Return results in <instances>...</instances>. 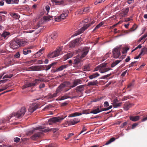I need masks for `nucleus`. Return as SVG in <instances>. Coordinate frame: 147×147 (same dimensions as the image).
<instances>
[{
	"mask_svg": "<svg viewBox=\"0 0 147 147\" xmlns=\"http://www.w3.org/2000/svg\"><path fill=\"white\" fill-rule=\"evenodd\" d=\"M70 84V83L68 82H65L62 83L57 88L55 93L53 94H49L47 96V97L49 99H52L56 97L59 94L61 91L63 90L65 88L68 86Z\"/></svg>",
	"mask_w": 147,
	"mask_h": 147,
	"instance_id": "1",
	"label": "nucleus"
},
{
	"mask_svg": "<svg viewBox=\"0 0 147 147\" xmlns=\"http://www.w3.org/2000/svg\"><path fill=\"white\" fill-rule=\"evenodd\" d=\"M26 43L25 41L16 38L10 42V47L12 49H16L22 46L25 45Z\"/></svg>",
	"mask_w": 147,
	"mask_h": 147,
	"instance_id": "2",
	"label": "nucleus"
},
{
	"mask_svg": "<svg viewBox=\"0 0 147 147\" xmlns=\"http://www.w3.org/2000/svg\"><path fill=\"white\" fill-rule=\"evenodd\" d=\"M26 112V108L24 107H22L21 109L16 113H13L10 116L8 117V119H10L11 117L14 116L18 119L21 118L24 115Z\"/></svg>",
	"mask_w": 147,
	"mask_h": 147,
	"instance_id": "3",
	"label": "nucleus"
},
{
	"mask_svg": "<svg viewBox=\"0 0 147 147\" xmlns=\"http://www.w3.org/2000/svg\"><path fill=\"white\" fill-rule=\"evenodd\" d=\"M62 47L57 48L56 50L53 52H50L47 55L48 58H51L58 56L62 54L63 53L62 51Z\"/></svg>",
	"mask_w": 147,
	"mask_h": 147,
	"instance_id": "4",
	"label": "nucleus"
},
{
	"mask_svg": "<svg viewBox=\"0 0 147 147\" xmlns=\"http://www.w3.org/2000/svg\"><path fill=\"white\" fill-rule=\"evenodd\" d=\"M95 22L94 21H92L89 24H87L84 26L81 29H79L76 32L75 34L73 35V36H77L85 30L87 28L90 26L92 24H93Z\"/></svg>",
	"mask_w": 147,
	"mask_h": 147,
	"instance_id": "5",
	"label": "nucleus"
},
{
	"mask_svg": "<svg viewBox=\"0 0 147 147\" xmlns=\"http://www.w3.org/2000/svg\"><path fill=\"white\" fill-rule=\"evenodd\" d=\"M42 81V80L40 79H36L34 81H33L31 83L24 85L22 87V89H24L29 87L36 86L40 82Z\"/></svg>",
	"mask_w": 147,
	"mask_h": 147,
	"instance_id": "6",
	"label": "nucleus"
},
{
	"mask_svg": "<svg viewBox=\"0 0 147 147\" xmlns=\"http://www.w3.org/2000/svg\"><path fill=\"white\" fill-rule=\"evenodd\" d=\"M89 50V47H85L82 48L81 50L79 49L77 51V52H80L81 55L80 58L82 59L85 57L87 54Z\"/></svg>",
	"mask_w": 147,
	"mask_h": 147,
	"instance_id": "7",
	"label": "nucleus"
},
{
	"mask_svg": "<svg viewBox=\"0 0 147 147\" xmlns=\"http://www.w3.org/2000/svg\"><path fill=\"white\" fill-rule=\"evenodd\" d=\"M121 47L117 46L112 51L113 56L115 58H117L121 55Z\"/></svg>",
	"mask_w": 147,
	"mask_h": 147,
	"instance_id": "8",
	"label": "nucleus"
},
{
	"mask_svg": "<svg viewBox=\"0 0 147 147\" xmlns=\"http://www.w3.org/2000/svg\"><path fill=\"white\" fill-rule=\"evenodd\" d=\"M82 40V39L81 38H77L74 40H73L70 42L69 44V46L71 48H73L76 45H78L80 44Z\"/></svg>",
	"mask_w": 147,
	"mask_h": 147,
	"instance_id": "9",
	"label": "nucleus"
},
{
	"mask_svg": "<svg viewBox=\"0 0 147 147\" xmlns=\"http://www.w3.org/2000/svg\"><path fill=\"white\" fill-rule=\"evenodd\" d=\"M85 85H81L78 86L76 88V91L77 93L80 92L81 95L79 96H82L83 94V92L84 91Z\"/></svg>",
	"mask_w": 147,
	"mask_h": 147,
	"instance_id": "10",
	"label": "nucleus"
},
{
	"mask_svg": "<svg viewBox=\"0 0 147 147\" xmlns=\"http://www.w3.org/2000/svg\"><path fill=\"white\" fill-rule=\"evenodd\" d=\"M38 108V105L36 103H33L31 105L29 108V112L32 113Z\"/></svg>",
	"mask_w": 147,
	"mask_h": 147,
	"instance_id": "11",
	"label": "nucleus"
},
{
	"mask_svg": "<svg viewBox=\"0 0 147 147\" xmlns=\"http://www.w3.org/2000/svg\"><path fill=\"white\" fill-rule=\"evenodd\" d=\"M82 83V81L80 79H77L74 80V82H73V85H72L70 86V85L67 87H70V88H74L79 84H81Z\"/></svg>",
	"mask_w": 147,
	"mask_h": 147,
	"instance_id": "12",
	"label": "nucleus"
},
{
	"mask_svg": "<svg viewBox=\"0 0 147 147\" xmlns=\"http://www.w3.org/2000/svg\"><path fill=\"white\" fill-rule=\"evenodd\" d=\"M64 118L61 117H54L50 119L49 121L53 123L60 122L61 121L63 120Z\"/></svg>",
	"mask_w": 147,
	"mask_h": 147,
	"instance_id": "13",
	"label": "nucleus"
},
{
	"mask_svg": "<svg viewBox=\"0 0 147 147\" xmlns=\"http://www.w3.org/2000/svg\"><path fill=\"white\" fill-rule=\"evenodd\" d=\"M80 121V120L78 118H74L71 119L67 121L69 125H73L77 124Z\"/></svg>",
	"mask_w": 147,
	"mask_h": 147,
	"instance_id": "14",
	"label": "nucleus"
},
{
	"mask_svg": "<svg viewBox=\"0 0 147 147\" xmlns=\"http://www.w3.org/2000/svg\"><path fill=\"white\" fill-rule=\"evenodd\" d=\"M68 15V13L66 11H63L60 15L58 16V18H56L55 21H59L61 20V19H64L65 18V17L67 16Z\"/></svg>",
	"mask_w": 147,
	"mask_h": 147,
	"instance_id": "15",
	"label": "nucleus"
},
{
	"mask_svg": "<svg viewBox=\"0 0 147 147\" xmlns=\"http://www.w3.org/2000/svg\"><path fill=\"white\" fill-rule=\"evenodd\" d=\"M129 11V8L128 7L123 9L119 14V16L121 17V18L126 16Z\"/></svg>",
	"mask_w": 147,
	"mask_h": 147,
	"instance_id": "16",
	"label": "nucleus"
},
{
	"mask_svg": "<svg viewBox=\"0 0 147 147\" xmlns=\"http://www.w3.org/2000/svg\"><path fill=\"white\" fill-rule=\"evenodd\" d=\"M105 64V66H103L101 67V69L100 70V72L101 73H104L107 72L111 69L110 67H105L106 66L107 63H103Z\"/></svg>",
	"mask_w": 147,
	"mask_h": 147,
	"instance_id": "17",
	"label": "nucleus"
},
{
	"mask_svg": "<svg viewBox=\"0 0 147 147\" xmlns=\"http://www.w3.org/2000/svg\"><path fill=\"white\" fill-rule=\"evenodd\" d=\"M80 59L76 58L74 59V66H77L80 65L82 61V60Z\"/></svg>",
	"mask_w": 147,
	"mask_h": 147,
	"instance_id": "18",
	"label": "nucleus"
},
{
	"mask_svg": "<svg viewBox=\"0 0 147 147\" xmlns=\"http://www.w3.org/2000/svg\"><path fill=\"white\" fill-rule=\"evenodd\" d=\"M101 106H98L96 107V109H94L91 111L90 113H93L94 114H97L98 113L101 112Z\"/></svg>",
	"mask_w": 147,
	"mask_h": 147,
	"instance_id": "19",
	"label": "nucleus"
},
{
	"mask_svg": "<svg viewBox=\"0 0 147 147\" xmlns=\"http://www.w3.org/2000/svg\"><path fill=\"white\" fill-rule=\"evenodd\" d=\"M42 134V133L41 132H37L31 137V138L33 140H35L40 137Z\"/></svg>",
	"mask_w": 147,
	"mask_h": 147,
	"instance_id": "20",
	"label": "nucleus"
},
{
	"mask_svg": "<svg viewBox=\"0 0 147 147\" xmlns=\"http://www.w3.org/2000/svg\"><path fill=\"white\" fill-rule=\"evenodd\" d=\"M132 104H130L129 102H126L125 103L123 106V109L124 110L127 111L131 107Z\"/></svg>",
	"mask_w": 147,
	"mask_h": 147,
	"instance_id": "21",
	"label": "nucleus"
},
{
	"mask_svg": "<svg viewBox=\"0 0 147 147\" xmlns=\"http://www.w3.org/2000/svg\"><path fill=\"white\" fill-rule=\"evenodd\" d=\"M140 117L139 116H134L130 115L129 116L130 119L133 121H136L140 119Z\"/></svg>",
	"mask_w": 147,
	"mask_h": 147,
	"instance_id": "22",
	"label": "nucleus"
},
{
	"mask_svg": "<svg viewBox=\"0 0 147 147\" xmlns=\"http://www.w3.org/2000/svg\"><path fill=\"white\" fill-rule=\"evenodd\" d=\"M44 128V127L42 126H40L39 127H36L35 128H34L32 130H31L29 131L28 132V133L29 134H31L33 133L35 130H39L42 129Z\"/></svg>",
	"mask_w": 147,
	"mask_h": 147,
	"instance_id": "23",
	"label": "nucleus"
},
{
	"mask_svg": "<svg viewBox=\"0 0 147 147\" xmlns=\"http://www.w3.org/2000/svg\"><path fill=\"white\" fill-rule=\"evenodd\" d=\"M69 66V65L68 64L61 65L57 69L56 71H61L63 69L67 68Z\"/></svg>",
	"mask_w": 147,
	"mask_h": 147,
	"instance_id": "24",
	"label": "nucleus"
},
{
	"mask_svg": "<svg viewBox=\"0 0 147 147\" xmlns=\"http://www.w3.org/2000/svg\"><path fill=\"white\" fill-rule=\"evenodd\" d=\"M117 99H114L113 102V106L114 108H117L120 107L121 105V103H117L116 102Z\"/></svg>",
	"mask_w": 147,
	"mask_h": 147,
	"instance_id": "25",
	"label": "nucleus"
},
{
	"mask_svg": "<svg viewBox=\"0 0 147 147\" xmlns=\"http://www.w3.org/2000/svg\"><path fill=\"white\" fill-rule=\"evenodd\" d=\"M43 67L42 66H33L29 68L32 70L39 71L40 68Z\"/></svg>",
	"mask_w": 147,
	"mask_h": 147,
	"instance_id": "26",
	"label": "nucleus"
},
{
	"mask_svg": "<svg viewBox=\"0 0 147 147\" xmlns=\"http://www.w3.org/2000/svg\"><path fill=\"white\" fill-rule=\"evenodd\" d=\"M100 76V74L97 72L92 74L91 75L89 76V78L90 79H92L95 78Z\"/></svg>",
	"mask_w": 147,
	"mask_h": 147,
	"instance_id": "27",
	"label": "nucleus"
},
{
	"mask_svg": "<svg viewBox=\"0 0 147 147\" xmlns=\"http://www.w3.org/2000/svg\"><path fill=\"white\" fill-rule=\"evenodd\" d=\"M69 98L68 96L67 95H64L62 96H60L59 97H58L56 99L57 100H63L68 98Z\"/></svg>",
	"mask_w": 147,
	"mask_h": 147,
	"instance_id": "28",
	"label": "nucleus"
},
{
	"mask_svg": "<svg viewBox=\"0 0 147 147\" xmlns=\"http://www.w3.org/2000/svg\"><path fill=\"white\" fill-rule=\"evenodd\" d=\"M105 63H102L100 65H99L96 67L95 68L94 70V71H96L99 70L100 71V70L101 69V67L103 66H105Z\"/></svg>",
	"mask_w": 147,
	"mask_h": 147,
	"instance_id": "29",
	"label": "nucleus"
},
{
	"mask_svg": "<svg viewBox=\"0 0 147 147\" xmlns=\"http://www.w3.org/2000/svg\"><path fill=\"white\" fill-rule=\"evenodd\" d=\"M98 83L97 80H95L93 82H89L88 83V86H94L96 85Z\"/></svg>",
	"mask_w": 147,
	"mask_h": 147,
	"instance_id": "30",
	"label": "nucleus"
},
{
	"mask_svg": "<svg viewBox=\"0 0 147 147\" xmlns=\"http://www.w3.org/2000/svg\"><path fill=\"white\" fill-rule=\"evenodd\" d=\"M10 33L7 32H3L1 34V37H3L4 38H8L9 36Z\"/></svg>",
	"mask_w": 147,
	"mask_h": 147,
	"instance_id": "31",
	"label": "nucleus"
},
{
	"mask_svg": "<svg viewBox=\"0 0 147 147\" xmlns=\"http://www.w3.org/2000/svg\"><path fill=\"white\" fill-rule=\"evenodd\" d=\"M89 9V7H86L82 10L80 11V13L81 14H83L85 13L88 12Z\"/></svg>",
	"mask_w": 147,
	"mask_h": 147,
	"instance_id": "32",
	"label": "nucleus"
},
{
	"mask_svg": "<svg viewBox=\"0 0 147 147\" xmlns=\"http://www.w3.org/2000/svg\"><path fill=\"white\" fill-rule=\"evenodd\" d=\"M57 63L53 62L51 64L47 66L46 65V68L45 69L46 71H47L49 70L50 68L53 66L55 65Z\"/></svg>",
	"mask_w": 147,
	"mask_h": 147,
	"instance_id": "33",
	"label": "nucleus"
},
{
	"mask_svg": "<svg viewBox=\"0 0 147 147\" xmlns=\"http://www.w3.org/2000/svg\"><path fill=\"white\" fill-rule=\"evenodd\" d=\"M73 55L71 53H68L64 56V59H67L72 57Z\"/></svg>",
	"mask_w": 147,
	"mask_h": 147,
	"instance_id": "34",
	"label": "nucleus"
},
{
	"mask_svg": "<svg viewBox=\"0 0 147 147\" xmlns=\"http://www.w3.org/2000/svg\"><path fill=\"white\" fill-rule=\"evenodd\" d=\"M104 24V23L101 22L98 24L97 25L93 30V32L96 29L99 28Z\"/></svg>",
	"mask_w": 147,
	"mask_h": 147,
	"instance_id": "35",
	"label": "nucleus"
},
{
	"mask_svg": "<svg viewBox=\"0 0 147 147\" xmlns=\"http://www.w3.org/2000/svg\"><path fill=\"white\" fill-rule=\"evenodd\" d=\"M44 49H40L36 54V55L38 57L40 56L44 52Z\"/></svg>",
	"mask_w": 147,
	"mask_h": 147,
	"instance_id": "36",
	"label": "nucleus"
},
{
	"mask_svg": "<svg viewBox=\"0 0 147 147\" xmlns=\"http://www.w3.org/2000/svg\"><path fill=\"white\" fill-rule=\"evenodd\" d=\"M57 36V33L55 32H53L51 35V38L53 39H55Z\"/></svg>",
	"mask_w": 147,
	"mask_h": 147,
	"instance_id": "37",
	"label": "nucleus"
},
{
	"mask_svg": "<svg viewBox=\"0 0 147 147\" xmlns=\"http://www.w3.org/2000/svg\"><path fill=\"white\" fill-rule=\"evenodd\" d=\"M31 51L30 50L28 49H25L22 51L23 54L24 55H27L29 53H31Z\"/></svg>",
	"mask_w": 147,
	"mask_h": 147,
	"instance_id": "38",
	"label": "nucleus"
},
{
	"mask_svg": "<svg viewBox=\"0 0 147 147\" xmlns=\"http://www.w3.org/2000/svg\"><path fill=\"white\" fill-rule=\"evenodd\" d=\"M141 52L143 54V55L145 54H147V47H144L142 48L141 50Z\"/></svg>",
	"mask_w": 147,
	"mask_h": 147,
	"instance_id": "39",
	"label": "nucleus"
},
{
	"mask_svg": "<svg viewBox=\"0 0 147 147\" xmlns=\"http://www.w3.org/2000/svg\"><path fill=\"white\" fill-rule=\"evenodd\" d=\"M53 17L52 16H44L43 18L45 21H47L49 20L51 18H52Z\"/></svg>",
	"mask_w": 147,
	"mask_h": 147,
	"instance_id": "40",
	"label": "nucleus"
},
{
	"mask_svg": "<svg viewBox=\"0 0 147 147\" xmlns=\"http://www.w3.org/2000/svg\"><path fill=\"white\" fill-rule=\"evenodd\" d=\"M115 140L114 138H112L105 144V145H107L114 141Z\"/></svg>",
	"mask_w": 147,
	"mask_h": 147,
	"instance_id": "41",
	"label": "nucleus"
},
{
	"mask_svg": "<svg viewBox=\"0 0 147 147\" xmlns=\"http://www.w3.org/2000/svg\"><path fill=\"white\" fill-rule=\"evenodd\" d=\"M136 61L131 62V63L129 65H127L128 67H132L134 66H136Z\"/></svg>",
	"mask_w": 147,
	"mask_h": 147,
	"instance_id": "42",
	"label": "nucleus"
},
{
	"mask_svg": "<svg viewBox=\"0 0 147 147\" xmlns=\"http://www.w3.org/2000/svg\"><path fill=\"white\" fill-rule=\"evenodd\" d=\"M11 16L16 19H18L20 17V16L16 13H12Z\"/></svg>",
	"mask_w": 147,
	"mask_h": 147,
	"instance_id": "43",
	"label": "nucleus"
},
{
	"mask_svg": "<svg viewBox=\"0 0 147 147\" xmlns=\"http://www.w3.org/2000/svg\"><path fill=\"white\" fill-rule=\"evenodd\" d=\"M36 60H32L26 62V63L27 65H32L33 63L36 62Z\"/></svg>",
	"mask_w": 147,
	"mask_h": 147,
	"instance_id": "44",
	"label": "nucleus"
},
{
	"mask_svg": "<svg viewBox=\"0 0 147 147\" xmlns=\"http://www.w3.org/2000/svg\"><path fill=\"white\" fill-rule=\"evenodd\" d=\"M13 76L12 74H7L5 75L3 77V79L7 78H10L12 77Z\"/></svg>",
	"mask_w": 147,
	"mask_h": 147,
	"instance_id": "45",
	"label": "nucleus"
},
{
	"mask_svg": "<svg viewBox=\"0 0 147 147\" xmlns=\"http://www.w3.org/2000/svg\"><path fill=\"white\" fill-rule=\"evenodd\" d=\"M137 28V25L136 24H134L133 26L129 30V31H134Z\"/></svg>",
	"mask_w": 147,
	"mask_h": 147,
	"instance_id": "46",
	"label": "nucleus"
},
{
	"mask_svg": "<svg viewBox=\"0 0 147 147\" xmlns=\"http://www.w3.org/2000/svg\"><path fill=\"white\" fill-rule=\"evenodd\" d=\"M72 114L74 117L81 115H82V113H80L78 112H75L73 113Z\"/></svg>",
	"mask_w": 147,
	"mask_h": 147,
	"instance_id": "47",
	"label": "nucleus"
},
{
	"mask_svg": "<svg viewBox=\"0 0 147 147\" xmlns=\"http://www.w3.org/2000/svg\"><path fill=\"white\" fill-rule=\"evenodd\" d=\"M90 111L89 110H84L82 111V113H82V114H88L89 113H90Z\"/></svg>",
	"mask_w": 147,
	"mask_h": 147,
	"instance_id": "48",
	"label": "nucleus"
},
{
	"mask_svg": "<svg viewBox=\"0 0 147 147\" xmlns=\"http://www.w3.org/2000/svg\"><path fill=\"white\" fill-rule=\"evenodd\" d=\"M14 56L16 58H19L20 57V53L19 52H17L14 55Z\"/></svg>",
	"mask_w": 147,
	"mask_h": 147,
	"instance_id": "49",
	"label": "nucleus"
},
{
	"mask_svg": "<svg viewBox=\"0 0 147 147\" xmlns=\"http://www.w3.org/2000/svg\"><path fill=\"white\" fill-rule=\"evenodd\" d=\"M111 73L110 74H108L107 75L103 76L100 78L103 79H106L107 77L110 76L111 75Z\"/></svg>",
	"mask_w": 147,
	"mask_h": 147,
	"instance_id": "50",
	"label": "nucleus"
},
{
	"mask_svg": "<svg viewBox=\"0 0 147 147\" xmlns=\"http://www.w3.org/2000/svg\"><path fill=\"white\" fill-rule=\"evenodd\" d=\"M20 139L18 137H16L14 139L13 141L14 142L18 143L20 142Z\"/></svg>",
	"mask_w": 147,
	"mask_h": 147,
	"instance_id": "51",
	"label": "nucleus"
},
{
	"mask_svg": "<svg viewBox=\"0 0 147 147\" xmlns=\"http://www.w3.org/2000/svg\"><path fill=\"white\" fill-rule=\"evenodd\" d=\"M89 66L86 65L84 66V70L85 71H88L89 70Z\"/></svg>",
	"mask_w": 147,
	"mask_h": 147,
	"instance_id": "52",
	"label": "nucleus"
},
{
	"mask_svg": "<svg viewBox=\"0 0 147 147\" xmlns=\"http://www.w3.org/2000/svg\"><path fill=\"white\" fill-rule=\"evenodd\" d=\"M127 124V121H126V122H124L123 123H122L121 126H120V127H121V128H123V127L124 126H126Z\"/></svg>",
	"mask_w": 147,
	"mask_h": 147,
	"instance_id": "53",
	"label": "nucleus"
},
{
	"mask_svg": "<svg viewBox=\"0 0 147 147\" xmlns=\"http://www.w3.org/2000/svg\"><path fill=\"white\" fill-rule=\"evenodd\" d=\"M141 55H143V54L142 53V52L141 51L140 53L137 56L135 57L134 58V59H138L140 57Z\"/></svg>",
	"mask_w": 147,
	"mask_h": 147,
	"instance_id": "54",
	"label": "nucleus"
},
{
	"mask_svg": "<svg viewBox=\"0 0 147 147\" xmlns=\"http://www.w3.org/2000/svg\"><path fill=\"white\" fill-rule=\"evenodd\" d=\"M131 97V96H124L122 98V99L123 100H127V99L129 98H130Z\"/></svg>",
	"mask_w": 147,
	"mask_h": 147,
	"instance_id": "55",
	"label": "nucleus"
},
{
	"mask_svg": "<svg viewBox=\"0 0 147 147\" xmlns=\"http://www.w3.org/2000/svg\"><path fill=\"white\" fill-rule=\"evenodd\" d=\"M109 53H108L107 54L103 57L102 58V61H104L107 58V57H109Z\"/></svg>",
	"mask_w": 147,
	"mask_h": 147,
	"instance_id": "56",
	"label": "nucleus"
},
{
	"mask_svg": "<svg viewBox=\"0 0 147 147\" xmlns=\"http://www.w3.org/2000/svg\"><path fill=\"white\" fill-rule=\"evenodd\" d=\"M129 49V48H125L122 51V53L124 54L127 53V51Z\"/></svg>",
	"mask_w": 147,
	"mask_h": 147,
	"instance_id": "57",
	"label": "nucleus"
},
{
	"mask_svg": "<svg viewBox=\"0 0 147 147\" xmlns=\"http://www.w3.org/2000/svg\"><path fill=\"white\" fill-rule=\"evenodd\" d=\"M138 125V124L137 123H134L132 125V129L136 127Z\"/></svg>",
	"mask_w": 147,
	"mask_h": 147,
	"instance_id": "58",
	"label": "nucleus"
},
{
	"mask_svg": "<svg viewBox=\"0 0 147 147\" xmlns=\"http://www.w3.org/2000/svg\"><path fill=\"white\" fill-rule=\"evenodd\" d=\"M104 106L105 107H108L109 106V104L108 102L107 101H105L104 102Z\"/></svg>",
	"mask_w": 147,
	"mask_h": 147,
	"instance_id": "59",
	"label": "nucleus"
},
{
	"mask_svg": "<svg viewBox=\"0 0 147 147\" xmlns=\"http://www.w3.org/2000/svg\"><path fill=\"white\" fill-rule=\"evenodd\" d=\"M127 70H126L125 71L123 72L121 74V76L122 77H124L125 76V75L126 74L127 72Z\"/></svg>",
	"mask_w": 147,
	"mask_h": 147,
	"instance_id": "60",
	"label": "nucleus"
},
{
	"mask_svg": "<svg viewBox=\"0 0 147 147\" xmlns=\"http://www.w3.org/2000/svg\"><path fill=\"white\" fill-rule=\"evenodd\" d=\"M132 20V19L130 18H126L124 19V21L125 22H127Z\"/></svg>",
	"mask_w": 147,
	"mask_h": 147,
	"instance_id": "61",
	"label": "nucleus"
},
{
	"mask_svg": "<svg viewBox=\"0 0 147 147\" xmlns=\"http://www.w3.org/2000/svg\"><path fill=\"white\" fill-rule=\"evenodd\" d=\"M12 1L13 2L12 3H18L19 0H12Z\"/></svg>",
	"mask_w": 147,
	"mask_h": 147,
	"instance_id": "62",
	"label": "nucleus"
},
{
	"mask_svg": "<svg viewBox=\"0 0 147 147\" xmlns=\"http://www.w3.org/2000/svg\"><path fill=\"white\" fill-rule=\"evenodd\" d=\"M130 60V58L129 56H128L126 59H125V61L126 62H128Z\"/></svg>",
	"mask_w": 147,
	"mask_h": 147,
	"instance_id": "63",
	"label": "nucleus"
},
{
	"mask_svg": "<svg viewBox=\"0 0 147 147\" xmlns=\"http://www.w3.org/2000/svg\"><path fill=\"white\" fill-rule=\"evenodd\" d=\"M50 8V7L49 6L47 5L45 7L46 9L48 12L49 11Z\"/></svg>",
	"mask_w": 147,
	"mask_h": 147,
	"instance_id": "64",
	"label": "nucleus"
}]
</instances>
